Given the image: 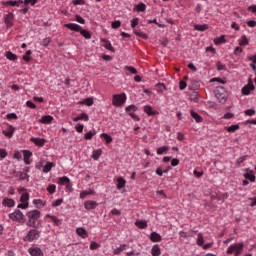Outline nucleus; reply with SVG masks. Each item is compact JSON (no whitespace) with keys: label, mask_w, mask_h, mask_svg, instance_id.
Masks as SVG:
<instances>
[{"label":"nucleus","mask_w":256,"mask_h":256,"mask_svg":"<svg viewBox=\"0 0 256 256\" xmlns=\"http://www.w3.org/2000/svg\"><path fill=\"white\" fill-rule=\"evenodd\" d=\"M37 229L38 228L31 229L24 237V241H27L28 243H32V241H37V239L41 237V232H39Z\"/></svg>","instance_id":"3"},{"label":"nucleus","mask_w":256,"mask_h":256,"mask_svg":"<svg viewBox=\"0 0 256 256\" xmlns=\"http://www.w3.org/2000/svg\"><path fill=\"white\" fill-rule=\"evenodd\" d=\"M236 251V256L241 255L243 251V243H236L233 245H230L229 248L227 249V254L228 255H233V252Z\"/></svg>","instance_id":"5"},{"label":"nucleus","mask_w":256,"mask_h":256,"mask_svg":"<svg viewBox=\"0 0 256 256\" xmlns=\"http://www.w3.org/2000/svg\"><path fill=\"white\" fill-rule=\"evenodd\" d=\"M32 156H33V153L31 151H29V150L23 151L25 165H31V161L29 159H31Z\"/></svg>","instance_id":"16"},{"label":"nucleus","mask_w":256,"mask_h":256,"mask_svg":"<svg viewBox=\"0 0 256 256\" xmlns=\"http://www.w3.org/2000/svg\"><path fill=\"white\" fill-rule=\"evenodd\" d=\"M136 227L138 229H147V221L146 220H138L135 222Z\"/></svg>","instance_id":"32"},{"label":"nucleus","mask_w":256,"mask_h":256,"mask_svg":"<svg viewBox=\"0 0 256 256\" xmlns=\"http://www.w3.org/2000/svg\"><path fill=\"white\" fill-rule=\"evenodd\" d=\"M197 245H199V247H203L205 240L203 238V234L199 233L198 234V238L196 240Z\"/></svg>","instance_id":"43"},{"label":"nucleus","mask_w":256,"mask_h":256,"mask_svg":"<svg viewBox=\"0 0 256 256\" xmlns=\"http://www.w3.org/2000/svg\"><path fill=\"white\" fill-rule=\"evenodd\" d=\"M133 33L136 34L137 37H141L142 39H149V36L141 30L134 28Z\"/></svg>","instance_id":"31"},{"label":"nucleus","mask_w":256,"mask_h":256,"mask_svg":"<svg viewBox=\"0 0 256 256\" xmlns=\"http://www.w3.org/2000/svg\"><path fill=\"white\" fill-rule=\"evenodd\" d=\"M144 113H147L149 116L159 115V112L157 110H153V107L150 105L144 106Z\"/></svg>","instance_id":"17"},{"label":"nucleus","mask_w":256,"mask_h":256,"mask_svg":"<svg viewBox=\"0 0 256 256\" xmlns=\"http://www.w3.org/2000/svg\"><path fill=\"white\" fill-rule=\"evenodd\" d=\"M94 135H97V131H95V130L89 131L86 134H84V139H86V141H89V140L93 139Z\"/></svg>","instance_id":"39"},{"label":"nucleus","mask_w":256,"mask_h":256,"mask_svg":"<svg viewBox=\"0 0 256 256\" xmlns=\"http://www.w3.org/2000/svg\"><path fill=\"white\" fill-rule=\"evenodd\" d=\"M4 207H15V200L11 198H4L2 201Z\"/></svg>","instance_id":"20"},{"label":"nucleus","mask_w":256,"mask_h":256,"mask_svg":"<svg viewBox=\"0 0 256 256\" xmlns=\"http://www.w3.org/2000/svg\"><path fill=\"white\" fill-rule=\"evenodd\" d=\"M73 121H89V115H87V113H81L79 116L74 118Z\"/></svg>","instance_id":"28"},{"label":"nucleus","mask_w":256,"mask_h":256,"mask_svg":"<svg viewBox=\"0 0 256 256\" xmlns=\"http://www.w3.org/2000/svg\"><path fill=\"white\" fill-rule=\"evenodd\" d=\"M33 204L36 205L38 209H41V207H45V203L41 199H34Z\"/></svg>","instance_id":"42"},{"label":"nucleus","mask_w":256,"mask_h":256,"mask_svg":"<svg viewBox=\"0 0 256 256\" xmlns=\"http://www.w3.org/2000/svg\"><path fill=\"white\" fill-rule=\"evenodd\" d=\"M246 173L244 174V178L248 181H251V183H255V173L253 170L246 168Z\"/></svg>","instance_id":"12"},{"label":"nucleus","mask_w":256,"mask_h":256,"mask_svg":"<svg viewBox=\"0 0 256 256\" xmlns=\"http://www.w3.org/2000/svg\"><path fill=\"white\" fill-rule=\"evenodd\" d=\"M190 114H191V117L193 119H195L196 123H202L203 122V117H201V115H199V113L191 110Z\"/></svg>","instance_id":"24"},{"label":"nucleus","mask_w":256,"mask_h":256,"mask_svg":"<svg viewBox=\"0 0 256 256\" xmlns=\"http://www.w3.org/2000/svg\"><path fill=\"white\" fill-rule=\"evenodd\" d=\"M239 45L243 46V45H249V40L247 39L246 35H243L241 37V41L239 42Z\"/></svg>","instance_id":"55"},{"label":"nucleus","mask_w":256,"mask_h":256,"mask_svg":"<svg viewBox=\"0 0 256 256\" xmlns=\"http://www.w3.org/2000/svg\"><path fill=\"white\" fill-rule=\"evenodd\" d=\"M156 88L158 93H163V90L167 89V86H165L163 83L156 84Z\"/></svg>","instance_id":"49"},{"label":"nucleus","mask_w":256,"mask_h":256,"mask_svg":"<svg viewBox=\"0 0 256 256\" xmlns=\"http://www.w3.org/2000/svg\"><path fill=\"white\" fill-rule=\"evenodd\" d=\"M190 101H194V103H197L199 101V93L194 92L190 95Z\"/></svg>","instance_id":"54"},{"label":"nucleus","mask_w":256,"mask_h":256,"mask_svg":"<svg viewBox=\"0 0 256 256\" xmlns=\"http://www.w3.org/2000/svg\"><path fill=\"white\" fill-rule=\"evenodd\" d=\"M81 103H82V105H87L88 107H91V105H93L94 101H93V98H86Z\"/></svg>","instance_id":"51"},{"label":"nucleus","mask_w":256,"mask_h":256,"mask_svg":"<svg viewBox=\"0 0 256 256\" xmlns=\"http://www.w3.org/2000/svg\"><path fill=\"white\" fill-rule=\"evenodd\" d=\"M127 181L123 177L117 178V189L121 190L125 187Z\"/></svg>","instance_id":"30"},{"label":"nucleus","mask_w":256,"mask_h":256,"mask_svg":"<svg viewBox=\"0 0 256 256\" xmlns=\"http://www.w3.org/2000/svg\"><path fill=\"white\" fill-rule=\"evenodd\" d=\"M147 10V5L145 3L140 2L139 4L134 5L133 11H136V13H144V11Z\"/></svg>","instance_id":"15"},{"label":"nucleus","mask_w":256,"mask_h":256,"mask_svg":"<svg viewBox=\"0 0 256 256\" xmlns=\"http://www.w3.org/2000/svg\"><path fill=\"white\" fill-rule=\"evenodd\" d=\"M101 137H103L104 141L109 145V143H113V137L107 133H102Z\"/></svg>","instance_id":"38"},{"label":"nucleus","mask_w":256,"mask_h":256,"mask_svg":"<svg viewBox=\"0 0 256 256\" xmlns=\"http://www.w3.org/2000/svg\"><path fill=\"white\" fill-rule=\"evenodd\" d=\"M224 129H225V131H228V133H235V131H238V129H239V124L225 126Z\"/></svg>","instance_id":"29"},{"label":"nucleus","mask_w":256,"mask_h":256,"mask_svg":"<svg viewBox=\"0 0 256 256\" xmlns=\"http://www.w3.org/2000/svg\"><path fill=\"white\" fill-rule=\"evenodd\" d=\"M251 91H255V85L253 84V80L249 78L248 84L242 88L241 93L242 95H249Z\"/></svg>","instance_id":"7"},{"label":"nucleus","mask_w":256,"mask_h":256,"mask_svg":"<svg viewBox=\"0 0 256 256\" xmlns=\"http://www.w3.org/2000/svg\"><path fill=\"white\" fill-rule=\"evenodd\" d=\"M244 113L248 115V117H252V115H255V109H247Z\"/></svg>","instance_id":"63"},{"label":"nucleus","mask_w":256,"mask_h":256,"mask_svg":"<svg viewBox=\"0 0 256 256\" xmlns=\"http://www.w3.org/2000/svg\"><path fill=\"white\" fill-rule=\"evenodd\" d=\"M84 207L87 209V211H91L93 209H97L99 207V204L93 200H87L84 202Z\"/></svg>","instance_id":"10"},{"label":"nucleus","mask_w":256,"mask_h":256,"mask_svg":"<svg viewBox=\"0 0 256 256\" xmlns=\"http://www.w3.org/2000/svg\"><path fill=\"white\" fill-rule=\"evenodd\" d=\"M100 245L97 242H91L90 243V249L91 251H95L96 249H99Z\"/></svg>","instance_id":"61"},{"label":"nucleus","mask_w":256,"mask_h":256,"mask_svg":"<svg viewBox=\"0 0 256 256\" xmlns=\"http://www.w3.org/2000/svg\"><path fill=\"white\" fill-rule=\"evenodd\" d=\"M28 221L26 223L27 227H33L34 229H39L41 225V211L39 210H32L27 212ZM38 221V222H37Z\"/></svg>","instance_id":"1"},{"label":"nucleus","mask_w":256,"mask_h":256,"mask_svg":"<svg viewBox=\"0 0 256 256\" xmlns=\"http://www.w3.org/2000/svg\"><path fill=\"white\" fill-rule=\"evenodd\" d=\"M112 29H119L121 27V22L119 20H115L111 23Z\"/></svg>","instance_id":"57"},{"label":"nucleus","mask_w":256,"mask_h":256,"mask_svg":"<svg viewBox=\"0 0 256 256\" xmlns=\"http://www.w3.org/2000/svg\"><path fill=\"white\" fill-rule=\"evenodd\" d=\"M199 87H201V85L197 80H192L191 83L188 85V89H190V91H197Z\"/></svg>","instance_id":"21"},{"label":"nucleus","mask_w":256,"mask_h":256,"mask_svg":"<svg viewBox=\"0 0 256 256\" xmlns=\"http://www.w3.org/2000/svg\"><path fill=\"white\" fill-rule=\"evenodd\" d=\"M33 54V52L31 50H27L25 55L23 56V61H26L27 63H29V61L31 60V55Z\"/></svg>","instance_id":"46"},{"label":"nucleus","mask_w":256,"mask_h":256,"mask_svg":"<svg viewBox=\"0 0 256 256\" xmlns=\"http://www.w3.org/2000/svg\"><path fill=\"white\" fill-rule=\"evenodd\" d=\"M13 19H15V15L13 14V12H9L4 16V23L7 29H11V27H13Z\"/></svg>","instance_id":"9"},{"label":"nucleus","mask_w":256,"mask_h":256,"mask_svg":"<svg viewBox=\"0 0 256 256\" xmlns=\"http://www.w3.org/2000/svg\"><path fill=\"white\" fill-rule=\"evenodd\" d=\"M194 29H195V31H207V29H209V25H207V24H203V25L195 24Z\"/></svg>","instance_id":"34"},{"label":"nucleus","mask_w":256,"mask_h":256,"mask_svg":"<svg viewBox=\"0 0 256 256\" xmlns=\"http://www.w3.org/2000/svg\"><path fill=\"white\" fill-rule=\"evenodd\" d=\"M151 255L152 256H159L161 255V247H159V244H155L151 249Z\"/></svg>","instance_id":"26"},{"label":"nucleus","mask_w":256,"mask_h":256,"mask_svg":"<svg viewBox=\"0 0 256 256\" xmlns=\"http://www.w3.org/2000/svg\"><path fill=\"white\" fill-rule=\"evenodd\" d=\"M150 241H152V243H159L160 241H162V237L159 233L152 232L150 234Z\"/></svg>","instance_id":"18"},{"label":"nucleus","mask_w":256,"mask_h":256,"mask_svg":"<svg viewBox=\"0 0 256 256\" xmlns=\"http://www.w3.org/2000/svg\"><path fill=\"white\" fill-rule=\"evenodd\" d=\"M124 69L129 71L132 75H137V70L133 66H125Z\"/></svg>","instance_id":"52"},{"label":"nucleus","mask_w":256,"mask_h":256,"mask_svg":"<svg viewBox=\"0 0 256 256\" xmlns=\"http://www.w3.org/2000/svg\"><path fill=\"white\" fill-rule=\"evenodd\" d=\"M80 33L82 36H84L86 39H91V32L85 30V29H81Z\"/></svg>","instance_id":"48"},{"label":"nucleus","mask_w":256,"mask_h":256,"mask_svg":"<svg viewBox=\"0 0 256 256\" xmlns=\"http://www.w3.org/2000/svg\"><path fill=\"white\" fill-rule=\"evenodd\" d=\"M46 217H48V219H52V221L56 225V227H61V225H63V222L61 220H59V218H57L56 216L47 214Z\"/></svg>","instance_id":"23"},{"label":"nucleus","mask_w":256,"mask_h":256,"mask_svg":"<svg viewBox=\"0 0 256 256\" xmlns=\"http://www.w3.org/2000/svg\"><path fill=\"white\" fill-rule=\"evenodd\" d=\"M248 157H249L248 155H245V156L240 157V158L236 161L237 167H241V163H243L244 161H247V158H248Z\"/></svg>","instance_id":"50"},{"label":"nucleus","mask_w":256,"mask_h":256,"mask_svg":"<svg viewBox=\"0 0 256 256\" xmlns=\"http://www.w3.org/2000/svg\"><path fill=\"white\" fill-rule=\"evenodd\" d=\"M125 247H127V245H125V244L120 245V247H118L114 250V255H121V253H123V251H125Z\"/></svg>","instance_id":"44"},{"label":"nucleus","mask_w":256,"mask_h":256,"mask_svg":"<svg viewBox=\"0 0 256 256\" xmlns=\"http://www.w3.org/2000/svg\"><path fill=\"white\" fill-rule=\"evenodd\" d=\"M87 195H95V190H84L80 193V199H85Z\"/></svg>","instance_id":"36"},{"label":"nucleus","mask_w":256,"mask_h":256,"mask_svg":"<svg viewBox=\"0 0 256 256\" xmlns=\"http://www.w3.org/2000/svg\"><path fill=\"white\" fill-rule=\"evenodd\" d=\"M214 93L219 103L224 104L227 102V90H225V87L217 86Z\"/></svg>","instance_id":"2"},{"label":"nucleus","mask_w":256,"mask_h":256,"mask_svg":"<svg viewBox=\"0 0 256 256\" xmlns=\"http://www.w3.org/2000/svg\"><path fill=\"white\" fill-rule=\"evenodd\" d=\"M125 101H127V95H125V93L115 94L113 95L112 105H114V107H122Z\"/></svg>","instance_id":"4"},{"label":"nucleus","mask_w":256,"mask_h":256,"mask_svg":"<svg viewBox=\"0 0 256 256\" xmlns=\"http://www.w3.org/2000/svg\"><path fill=\"white\" fill-rule=\"evenodd\" d=\"M58 183H59V185H67V184L71 183V180L69 179V177L63 176L58 179Z\"/></svg>","instance_id":"35"},{"label":"nucleus","mask_w":256,"mask_h":256,"mask_svg":"<svg viewBox=\"0 0 256 256\" xmlns=\"http://www.w3.org/2000/svg\"><path fill=\"white\" fill-rule=\"evenodd\" d=\"M10 219L12 221H16L17 223H21L23 221V212L21 210H15L13 213L9 214Z\"/></svg>","instance_id":"8"},{"label":"nucleus","mask_w":256,"mask_h":256,"mask_svg":"<svg viewBox=\"0 0 256 256\" xmlns=\"http://www.w3.org/2000/svg\"><path fill=\"white\" fill-rule=\"evenodd\" d=\"M215 82L221 83L222 85H225V83H227V81H225V80H223V79H221V78H212V79L210 80V83H215Z\"/></svg>","instance_id":"56"},{"label":"nucleus","mask_w":256,"mask_h":256,"mask_svg":"<svg viewBox=\"0 0 256 256\" xmlns=\"http://www.w3.org/2000/svg\"><path fill=\"white\" fill-rule=\"evenodd\" d=\"M137 25H139V18H133V19L131 20V27H132V29H135V27H136Z\"/></svg>","instance_id":"62"},{"label":"nucleus","mask_w":256,"mask_h":256,"mask_svg":"<svg viewBox=\"0 0 256 256\" xmlns=\"http://www.w3.org/2000/svg\"><path fill=\"white\" fill-rule=\"evenodd\" d=\"M125 111L130 117L133 118L134 121H141V118L135 114V111H137V106H135L134 104L127 106L125 108Z\"/></svg>","instance_id":"6"},{"label":"nucleus","mask_w":256,"mask_h":256,"mask_svg":"<svg viewBox=\"0 0 256 256\" xmlns=\"http://www.w3.org/2000/svg\"><path fill=\"white\" fill-rule=\"evenodd\" d=\"M5 57L8 58L9 61H17V59H18L17 54H14L11 51L6 52Z\"/></svg>","instance_id":"37"},{"label":"nucleus","mask_w":256,"mask_h":256,"mask_svg":"<svg viewBox=\"0 0 256 256\" xmlns=\"http://www.w3.org/2000/svg\"><path fill=\"white\" fill-rule=\"evenodd\" d=\"M30 141L32 143H34L35 145H37V147H44L45 143H47V140H45L44 138H30Z\"/></svg>","instance_id":"14"},{"label":"nucleus","mask_w":256,"mask_h":256,"mask_svg":"<svg viewBox=\"0 0 256 256\" xmlns=\"http://www.w3.org/2000/svg\"><path fill=\"white\" fill-rule=\"evenodd\" d=\"M63 203V199H57L52 203V207H59Z\"/></svg>","instance_id":"64"},{"label":"nucleus","mask_w":256,"mask_h":256,"mask_svg":"<svg viewBox=\"0 0 256 256\" xmlns=\"http://www.w3.org/2000/svg\"><path fill=\"white\" fill-rule=\"evenodd\" d=\"M2 133L3 135H5V137H8V139H11V137H13V133H15V127H13L12 125H9L8 131L3 130Z\"/></svg>","instance_id":"19"},{"label":"nucleus","mask_w":256,"mask_h":256,"mask_svg":"<svg viewBox=\"0 0 256 256\" xmlns=\"http://www.w3.org/2000/svg\"><path fill=\"white\" fill-rule=\"evenodd\" d=\"M56 190L57 186H55V184H51L47 187V191L48 193H50V195H53V193H55Z\"/></svg>","instance_id":"53"},{"label":"nucleus","mask_w":256,"mask_h":256,"mask_svg":"<svg viewBox=\"0 0 256 256\" xmlns=\"http://www.w3.org/2000/svg\"><path fill=\"white\" fill-rule=\"evenodd\" d=\"M76 233L77 235H79V237H82L83 239H87V237H89V234L87 233V230H85V228H77Z\"/></svg>","instance_id":"22"},{"label":"nucleus","mask_w":256,"mask_h":256,"mask_svg":"<svg viewBox=\"0 0 256 256\" xmlns=\"http://www.w3.org/2000/svg\"><path fill=\"white\" fill-rule=\"evenodd\" d=\"M75 19H76L77 23H80L81 25H85V19L83 17H81V15L77 14L75 16Z\"/></svg>","instance_id":"59"},{"label":"nucleus","mask_w":256,"mask_h":256,"mask_svg":"<svg viewBox=\"0 0 256 256\" xmlns=\"http://www.w3.org/2000/svg\"><path fill=\"white\" fill-rule=\"evenodd\" d=\"M64 27H66L67 29H70V31H76L77 33H80L82 29L81 26L76 23H68V24H65Z\"/></svg>","instance_id":"13"},{"label":"nucleus","mask_w":256,"mask_h":256,"mask_svg":"<svg viewBox=\"0 0 256 256\" xmlns=\"http://www.w3.org/2000/svg\"><path fill=\"white\" fill-rule=\"evenodd\" d=\"M84 125L83 124H76V126H75V129H76V131H77V133H83V129H84Z\"/></svg>","instance_id":"60"},{"label":"nucleus","mask_w":256,"mask_h":256,"mask_svg":"<svg viewBox=\"0 0 256 256\" xmlns=\"http://www.w3.org/2000/svg\"><path fill=\"white\" fill-rule=\"evenodd\" d=\"M54 164L52 162H47L46 165L43 167V173H49L51 169H53Z\"/></svg>","instance_id":"41"},{"label":"nucleus","mask_w":256,"mask_h":256,"mask_svg":"<svg viewBox=\"0 0 256 256\" xmlns=\"http://www.w3.org/2000/svg\"><path fill=\"white\" fill-rule=\"evenodd\" d=\"M165 151H169V146H162L157 149V155H163Z\"/></svg>","instance_id":"47"},{"label":"nucleus","mask_w":256,"mask_h":256,"mask_svg":"<svg viewBox=\"0 0 256 256\" xmlns=\"http://www.w3.org/2000/svg\"><path fill=\"white\" fill-rule=\"evenodd\" d=\"M21 203H29V193L25 192L20 197Z\"/></svg>","instance_id":"45"},{"label":"nucleus","mask_w":256,"mask_h":256,"mask_svg":"<svg viewBox=\"0 0 256 256\" xmlns=\"http://www.w3.org/2000/svg\"><path fill=\"white\" fill-rule=\"evenodd\" d=\"M51 121H53V116H51V115H46V116H43V117L39 120V123H43L44 125H47V124L51 123Z\"/></svg>","instance_id":"27"},{"label":"nucleus","mask_w":256,"mask_h":256,"mask_svg":"<svg viewBox=\"0 0 256 256\" xmlns=\"http://www.w3.org/2000/svg\"><path fill=\"white\" fill-rule=\"evenodd\" d=\"M214 43L216 45H221V43H227V40L225 39V35L215 38Z\"/></svg>","instance_id":"40"},{"label":"nucleus","mask_w":256,"mask_h":256,"mask_svg":"<svg viewBox=\"0 0 256 256\" xmlns=\"http://www.w3.org/2000/svg\"><path fill=\"white\" fill-rule=\"evenodd\" d=\"M179 235H180V237H183L184 239H187V238H189V237H193V234H192V233L183 232V231H180V232H179Z\"/></svg>","instance_id":"58"},{"label":"nucleus","mask_w":256,"mask_h":256,"mask_svg":"<svg viewBox=\"0 0 256 256\" xmlns=\"http://www.w3.org/2000/svg\"><path fill=\"white\" fill-rule=\"evenodd\" d=\"M102 43H105L104 47L105 49H107L108 51H111V53H115V48H113V46L111 45V42L107 39H102L101 40Z\"/></svg>","instance_id":"25"},{"label":"nucleus","mask_w":256,"mask_h":256,"mask_svg":"<svg viewBox=\"0 0 256 256\" xmlns=\"http://www.w3.org/2000/svg\"><path fill=\"white\" fill-rule=\"evenodd\" d=\"M28 252L31 256H44L43 250L39 247H32L28 249Z\"/></svg>","instance_id":"11"},{"label":"nucleus","mask_w":256,"mask_h":256,"mask_svg":"<svg viewBox=\"0 0 256 256\" xmlns=\"http://www.w3.org/2000/svg\"><path fill=\"white\" fill-rule=\"evenodd\" d=\"M101 155H103V150L97 149L93 151L92 158L94 159V161H97L101 157Z\"/></svg>","instance_id":"33"}]
</instances>
